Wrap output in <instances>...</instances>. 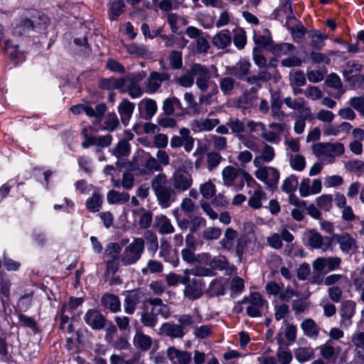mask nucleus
<instances>
[{
	"instance_id": "nucleus-5",
	"label": "nucleus",
	"mask_w": 364,
	"mask_h": 364,
	"mask_svg": "<svg viewBox=\"0 0 364 364\" xmlns=\"http://www.w3.org/2000/svg\"><path fill=\"white\" fill-rule=\"evenodd\" d=\"M191 73L193 75V80L195 78L196 80L197 87L202 92H205L208 88L211 77L209 69L200 64L194 63L191 67Z\"/></svg>"
},
{
	"instance_id": "nucleus-30",
	"label": "nucleus",
	"mask_w": 364,
	"mask_h": 364,
	"mask_svg": "<svg viewBox=\"0 0 364 364\" xmlns=\"http://www.w3.org/2000/svg\"><path fill=\"white\" fill-rule=\"evenodd\" d=\"M129 53L136 55L139 57L145 58H150L151 53L149 51V48L145 45H139L136 43H131L127 47Z\"/></svg>"
},
{
	"instance_id": "nucleus-57",
	"label": "nucleus",
	"mask_w": 364,
	"mask_h": 364,
	"mask_svg": "<svg viewBox=\"0 0 364 364\" xmlns=\"http://www.w3.org/2000/svg\"><path fill=\"white\" fill-rule=\"evenodd\" d=\"M264 196L263 191L260 190L255 191L253 196L249 198V205L254 209L260 208L262 207L261 200Z\"/></svg>"
},
{
	"instance_id": "nucleus-28",
	"label": "nucleus",
	"mask_w": 364,
	"mask_h": 364,
	"mask_svg": "<svg viewBox=\"0 0 364 364\" xmlns=\"http://www.w3.org/2000/svg\"><path fill=\"white\" fill-rule=\"evenodd\" d=\"M309 37L311 38V46L316 49H321L325 46L324 40L328 36L325 32L311 31L309 32Z\"/></svg>"
},
{
	"instance_id": "nucleus-61",
	"label": "nucleus",
	"mask_w": 364,
	"mask_h": 364,
	"mask_svg": "<svg viewBox=\"0 0 364 364\" xmlns=\"http://www.w3.org/2000/svg\"><path fill=\"white\" fill-rule=\"evenodd\" d=\"M146 154L148 158L144 165L145 168L151 172L161 171V166L158 160L154 156H151L149 153H147Z\"/></svg>"
},
{
	"instance_id": "nucleus-43",
	"label": "nucleus",
	"mask_w": 364,
	"mask_h": 364,
	"mask_svg": "<svg viewBox=\"0 0 364 364\" xmlns=\"http://www.w3.org/2000/svg\"><path fill=\"white\" fill-rule=\"evenodd\" d=\"M308 245L314 249L322 248L323 246V237L315 230L310 231V235L308 237Z\"/></svg>"
},
{
	"instance_id": "nucleus-19",
	"label": "nucleus",
	"mask_w": 364,
	"mask_h": 364,
	"mask_svg": "<svg viewBox=\"0 0 364 364\" xmlns=\"http://www.w3.org/2000/svg\"><path fill=\"white\" fill-rule=\"evenodd\" d=\"M342 321L346 323V326L351 324V318L355 312V304L353 301L347 300L342 303L340 310Z\"/></svg>"
},
{
	"instance_id": "nucleus-13",
	"label": "nucleus",
	"mask_w": 364,
	"mask_h": 364,
	"mask_svg": "<svg viewBox=\"0 0 364 364\" xmlns=\"http://www.w3.org/2000/svg\"><path fill=\"white\" fill-rule=\"evenodd\" d=\"M167 356L173 364H190L192 360L191 353L171 346L167 349Z\"/></svg>"
},
{
	"instance_id": "nucleus-42",
	"label": "nucleus",
	"mask_w": 364,
	"mask_h": 364,
	"mask_svg": "<svg viewBox=\"0 0 364 364\" xmlns=\"http://www.w3.org/2000/svg\"><path fill=\"white\" fill-rule=\"evenodd\" d=\"M298 186V178L295 175H291L287 178L282 186V191L287 193L294 192Z\"/></svg>"
},
{
	"instance_id": "nucleus-50",
	"label": "nucleus",
	"mask_w": 364,
	"mask_h": 364,
	"mask_svg": "<svg viewBox=\"0 0 364 364\" xmlns=\"http://www.w3.org/2000/svg\"><path fill=\"white\" fill-rule=\"evenodd\" d=\"M104 124V129L109 132H112L118 128L119 126V121L117 114L114 112L109 113L107 115Z\"/></svg>"
},
{
	"instance_id": "nucleus-48",
	"label": "nucleus",
	"mask_w": 364,
	"mask_h": 364,
	"mask_svg": "<svg viewBox=\"0 0 364 364\" xmlns=\"http://www.w3.org/2000/svg\"><path fill=\"white\" fill-rule=\"evenodd\" d=\"M144 105L146 119H150L157 112V105L155 100L152 99H144L141 101L140 105Z\"/></svg>"
},
{
	"instance_id": "nucleus-27",
	"label": "nucleus",
	"mask_w": 364,
	"mask_h": 364,
	"mask_svg": "<svg viewBox=\"0 0 364 364\" xmlns=\"http://www.w3.org/2000/svg\"><path fill=\"white\" fill-rule=\"evenodd\" d=\"M238 233L232 228H228L226 229L224 237L220 240V244L221 246L228 251H233V243L235 238H237Z\"/></svg>"
},
{
	"instance_id": "nucleus-6",
	"label": "nucleus",
	"mask_w": 364,
	"mask_h": 364,
	"mask_svg": "<svg viewBox=\"0 0 364 364\" xmlns=\"http://www.w3.org/2000/svg\"><path fill=\"white\" fill-rule=\"evenodd\" d=\"M255 175L257 179L265 183L270 189L277 188L279 179V172L277 168L271 166H264L258 168Z\"/></svg>"
},
{
	"instance_id": "nucleus-36",
	"label": "nucleus",
	"mask_w": 364,
	"mask_h": 364,
	"mask_svg": "<svg viewBox=\"0 0 364 364\" xmlns=\"http://www.w3.org/2000/svg\"><path fill=\"white\" fill-rule=\"evenodd\" d=\"M238 170L232 166H228L223 170V178L224 184L227 186L232 185V182L237 177Z\"/></svg>"
},
{
	"instance_id": "nucleus-33",
	"label": "nucleus",
	"mask_w": 364,
	"mask_h": 364,
	"mask_svg": "<svg viewBox=\"0 0 364 364\" xmlns=\"http://www.w3.org/2000/svg\"><path fill=\"white\" fill-rule=\"evenodd\" d=\"M205 294L209 297L223 295L225 294V289L221 281L218 279H213L210 282L208 289L205 291Z\"/></svg>"
},
{
	"instance_id": "nucleus-15",
	"label": "nucleus",
	"mask_w": 364,
	"mask_h": 364,
	"mask_svg": "<svg viewBox=\"0 0 364 364\" xmlns=\"http://www.w3.org/2000/svg\"><path fill=\"white\" fill-rule=\"evenodd\" d=\"M283 101L282 100L280 91L277 90L271 92V111L272 116L277 119H282L285 117V113L282 110Z\"/></svg>"
},
{
	"instance_id": "nucleus-49",
	"label": "nucleus",
	"mask_w": 364,
	"mask_h": 364,
	"mask_svg": "<svg viewBox=\"0 0 364 364\" xmlns=\"http://www.w3.org/2000/svg\"><path fill=\"white\" fill-rule=\"evenodd\" d=\"M102 202L100 195L98 193H95L92 196L87 200L86 207L92 212H97L102 205Z\"/></svg>"
},
{
	"instance_id": "nucleus-62",
	"label": "nucleus",
	"mask_w": 364,
	"mask_h": 364,
	"mask_svg": "<svg viewBox=\"0 0 364 364\" xmlns=\"http://www.w3.org/2000/svg\"><path fill=\"white\" fill-rule=\"evenodd\" d=\"M176 82L182 87H191L194 83V80L193 75L191 73V68L187 70L186 74L178 77Z\"/></svg>"
},
{
	"instance_id": "nucleus-60",
	"label": "nucleus",
	"mask_w": 364,
	"mask_h": 364,
	"mask_svg": "<svg viewBox=\"0 0 364 364\" xmlns=\"http://www.w3.org/2000/svg\"><path fill=\"white\" fill-rule=\"evenodd\" d=\"M200 191L203 198L210 199L214 196L215 193V185L210 181L205 183L200 186Z\"/></svg>"
},
{
	"instance_id": "nucleus-45",
	"label": "nucleus",
	"mask_w": 364,
	"mask_h": 364,
	"mask_svg": "<svg viewBox=\"0 0 364 364\" xmlns=\"http://www.w3.org/2000/svg\"><path fill=\"white\" fill-rule=\"evenodd\" d=\"M122 249V246L119 244L117 242H111L106 247L105 255L109 257V259L119 260V254Z\"/></svg>"
},
{
	"instance_id": "nucleus-41",
	"label": "nucleus",
	"mask_w": 364,
	"mask_h": 364,
	"mask_svg": "<svg viewBox=\"0 0 364 364\" xmlns=\"http://www.w3.org/2000/svg\"><path fill=\"white\" fill-rule=\"evenodd\" d=\"M295 46L291 43H282L272 45L271 50L276 55H287L289 52L293 51Z\"/></svg>"
},
{
	"instance_id": "nucleus-24",
	"label": "nucleus",
	"mask_w": 364,
	"mask_h": 364,
	"mask_svg": "<svg viewBox=\"0 0 364 364\" xmlns=\"http://www.w3.org/2000/svg\"><path fill=\"white\" fill-rule=\"evenodd\" d=\"M304 335L310 338H317L320 328L311 318H306L301 323Z\"/></svg>"
},
{
	"instance_id": "nucleus-37",
	"label": "nucleus",
	"mask_w": 364,
	"mask_h": 364,
	"mask_svg": "<svg viewBox=\"0 0 364 364\" xmlns=\"http://www.w3.org/2000/svg\"><path fill=\"white\" fill-rule=\"evenodd\" d=\"M294 355L299 363H304L314 358V351L310 348H299L295 350Z\"/></svg>"
},
{
	"instance_id": "nucleus-2",
	"label": "nucleus",
	"mask_w": 364,
	"mask_h": 364,
	"mask_svg": "<svg viewBox=\"0 0 364 364\" xmlns=\"http://www.w3.org/2000/svg\"><path fill=\"white\" fill-rule=\"evenodd\" d=\"M34 13L36 14L32 15V18L23 17L15 24L12 31L14 36H28L33 31L38 33L46 29L49 23L48 18L36 11Z\"/></svg>"
},
{
	"instance_id": "nucleus-26",
	"label": "nucleus",
	"mask_w": 364,
	"mask_h": 364,
	"mask_svg": "<svg viewBox=\"0 0 364 364\" xmlns=\"http://www.w3.org/2000/svg\"><path fill=\"white\" fill-rule=\"evenodd\" d=\"M253 41L257 46L262 48H266L269 46H272L273 43L271 34L269 30L266 28L263 29V33H260V32H255Z\"/></svg>"
},
{
	"instance_id": "nucleus-9",
	"label": "nucleus",
	"mask_w": 364,
	"mask_h": 364,
	"mask_svg": "<svg viewBox=\"0 0 364 364\" xmlns=\"http://www.w3.org/2000/svg\"><path fill=\"white\" fill-rule=\"evenodd\" d=\"M205 287V284L203 279L193 278L185 287L183 295L190 300H196L202 296Z\"/></svg>"
},
{
	"instance_id": "nucleus-39",
	"label": "nucleus",
	"mask_w": 364,
	"mask_h": 364,
	"mask_svg": "<svg viewBox=\"0 0 364 364\" xmlns=\"http://www.w3.org/2000/svg\"><path fill=\"white\" fill-rule=\"evenodd\" d=\"M209 265L213 271L215 270H225L227 269L229 265V262L224 256H217L210 259Z\"/></svg>"
},
{
	"instance_id": "nucleus-25",
	"label": "nucleus",
	"mask_w": 364,
	"mask_h": 364,
	"mask_svg": "<svg viewBox=\"0 0 364 364\" xmlns=\"http://www.w3.org/2000/svg\"><path fill=\"white\" fill-rule=\"evenodd\" d=\"M125 7L124 0H109V16L111 21L117 18L124 13Z\"/></svg>"
},
{
	"instance_id": "nucleus-34",
	"label": "nucleus",
	"mask_w": 364,
	"mask_h": 364,
	"mask_svg": "<svg viewBox=\"0 0 364 364\" xmlns=\"http://www.w3.org/2000/svg\"><path fill=\"white\" fill-rule=\"evenodd\" d=\"M223 159L221 154L216 151L208 152L207 154L208 169L210 171H213Z\"/></svg>"
},
{
	"instance_id": "nucleus-16",
	"label": "nucleus",
	"mask_w": 364,
	"mask_h": 364,
	"mask_svg": "<svg viewBox=\"0 0 364 364\" xmlns=\"http://www.w3.org/2000/svg\"><path fill=\"white\" fill-rule=\"evenodd\" d=\"M134 110V104L131 102L128 99H123L119 104L118 112L121 117V121L125 126L128 124Z\"/></svg>"
},
{
	"instance_id": "nucleus-32",
	"label": "nucleus",
	"mask_w": 364,
	"mask_h": 364,
	"mask_svg": "<svg viewBox=\"0 0 364 364\" xmlns=\"http://www.w3.org/2000/svg\"><path fill=\"white\" fill-rule=\"evenodd\" d=\"M131 151V146L126 139H121L112 150V154L117 159L128 156Z\"/></svg>"
},
{
	"instance_id": "nucleus-10",
	"label": "nucleus",
	"mask_w": 364,
	"mask_h": 364,
	"mask_svg": "<svg viewBox=\"0 0 364 364\" xmlns=\"http://www.w3.org/2000/svg\"><path fill=\"white\" fill-rule=\"evenodd\" d=\"M336 243L340 246V250L346 254L355 252L358 249L355 240L347 232L341 234H333Z\"/></svg>"
},
{
	"instance_id": "nucleus-53",
	"label": "nucleus",
	"mask_w": 364,
	"mask_h": 364,
	"mask_svg": "<svg viewBox=\"0 0 364 364\" xmlns=\"http://www.w3.org/2000/svg\"><path fill=\"white\" fill-rule=\"evenodd\" d=\"M332 200L333 198L331 195L324 194L316 199V205L324 211H328L332 207Z\"/></svg>"
},
{
	"instance_id": "nucleus-58",
	"label": "nucleus",
	"mask_w": 364,
	"mask_h": 364,
	"mask_svg": "<svg viewBox=\"0 0 364 364\" xmlns=\"http://www.w3.org/2000/svg\"><path fill=\"white\" fill-rule=\"evenodd\" d=\"M247 247V240L245 237H240L237 239V244L235 249V255L238 257L239 262H242V256Z\"/></svg>"
},
{
	"instance_id": "nucleus-46",
	"label": "nucleus",
	"mask_w": 364,
	"mask_h": 364,
	"mask_svg": "<svg viewBox=\"0 0 364 364\" xmlns=\"http://www.w3.org/2000/svg\"><path fill=\"white\" fill-rule=\"evenodd\" d=\"M361 65L356 63L355 61H349L346 65V68L343 70V76L347 80H350V78L357 75L360 70Z\"/></svg>"
},
{
	"instance_id": "nucleus-55",
	"label": "nucleus",
	"mask_w": 364,
	"mask_h": 364,
	"mask_svg": "<svg viewBox=\"0 0 364 364\" xmlns=\"http://www.w3.org/2000/svg\"><path fill=\"white\" fill-rule=\"evenodd\" d=\"M227 126L231 129L233 133H241L245 131L244 123L235 117L228 119Z\"/></svg>"
},
{
	"instance_id": "nucleus-47",
	"label": "nucleus",
	"mask_w": 364,
	"mask_h": 364,
	"mask_svg": "<svg viewBox=\"0 0 364 364\" xmlns=\"http://www.w3.org/2000/svg\"><path fill=\"white\" fill-rule=\"evenodd\" d=\"M124 81L123 83V88L120 90L121 92H126L131 90V87H136L139 86L138 82L140 80L136 74L131 73L125 77H122Z\"/></svg>"
},
{
	"instance_id": "nucleus-35",
	"label": "nucleus",
	"mask_w": 364,
	"mask_h": 364,
	"mask_svg": "<svg viewBox=\"0 0 364 364\" xmlns=\"http://www.w3.org/2000/svg\"><path fill=\"white\" fill-rule=\"evenodd\" d=\"M220 123L218 119H200L195 122L196 126L200 131H211L213 128L218 126Z\"/></svg>"
},
{
	"instance_id": "nucleus-8",
	"label": "nucleus",
	"mask_w": 364,
	"mask_h": 364,
	"mask_svg": "<svg viewBox=\"0 0 364 364\" xmlns=\"http://www.w3.org/2000/svg\"><path fill=\"white\" fill-rule=\"evenodd\" d=\"M84 321L92 330H102L107 325L105 316L97 309H89L84 316Z\"/></svg>"
},
{
	"instance_id": "nucleus-29",
	"label": "nucleus",
	"mask_w": 364,
	"mask_h": 364,
	"mask_svg": "<svg viewBox=\"0 0 364 364\" xmlns=\"http://www.w3.org/2000/svg\"><path fill=\"white\" fill-rule=\"evenodd\" d=\"M143 239L144 242H146L148 250L154 255L159 248L156 234L152 230H147L144 233Z\"/></svg>"
},
{
	"instance_id": "nucleus-3",
	"label": "nucleus",
	"mask_w": 364,
	"mask_h": 364,
	"mask_svg": "<svg viewBox=\"0 0 364 364\" xmlns=\"http://www.w3.org/2000/svg\"><path fill=\"white\" fill-rule=\"evenodd\" d=\"M144 251V240L141 237H135L127 246L121 255L120 260L123 265L128 266L136 263Z\"/></svg>"
},
{
	"instance_id": "nucleus-22",
	"label": "nucleus",
	"mask_w": 364,
	"mask_h": 364,
	"mask_svg": "<svg viewBox=\"0 0 364 364\" xmlns=\"http://www.w3.org/2000/svg\"><path fill=\"white\" fill-rule=\"evenodd\" d=\"M134 346L142 351H147L152 345V338L140 331H136L134 338Z\"/></svg>"
},
{
	"instance_id": "nucleus-56",
	"label": "nucleus",
	"mask_w": 364,
	"mask_h": 364,
	"mask_svg": "<svg viewBox=\"0 0 364 364\" xmlns=\"http://www.w3.org/2000/svg\"><path fill=\"white\" fill-rule=\"evenodd\" d=\"M171 115L161 114L157 118V123L164 128H173L177 125V122L174 118L170 117Z\"/></svg>"
},
{
	"instance_id": "nucleus-44",
	"label": "nucleus",
	"mask_w": 364,
	"mask_h": 364,
	"mask_svg": "<svg viewBox=\"0 0 364 364\" xmlns=\"http://www.w3.org/2000/svg\"><path fill=\"white\" fill-rule=\"evenodd\" d=\"M170 67L172 69H181L183 67L182 53L178 50H172L168 55Z\"/></svg>"
},
{
	"instance_id": "nucleus-52",
	"label": "nucleus",
	"mask_w": 364,
	"mask_h": 364,
	"mask_svg": "<svg viewBox=\"0 0 364 364\" xmlns=\"http://www.w3.org/2000/svg\"><path fill=\"white\" fill-rule=\"evenodd\" d=\"M140 321L143 326L153 328L156 326L158 319L153 312L146 311L141 314Z\"/></svg>"
},
{
	"instance_id": "nucleus-59",
	"label": "nucleus",
	"mask_w": 364,
	"mask_h": 364,
	"mask_svg": "<svg viewBox=\"0 0 364 364\" xmlns=\"http://www.w3.org/2000/svg\"><path fill=\"white\" fill-rule=\"evenodd\" d=\"M261 129L262 132L261 134L262 139L270 143L278 144L279 142L280 137L277 136L274 132L267 131L264 124H261Z\"/></svg>"
},
{
	"instance_id": "nucleus-51",
	"label": "nucleus",
	"mask_w": 364,
	"mask_h": 364,
	"mask_svg": "<svg viewBox=\"0 0 364 364\" xmlns=\"http://www.w3.org/2000/svg\"><path fill=\"white\" fill-rule=\"evenodd\" d=\"M222 234V230L219 228H207L202 233V237L205 240H214L218 239Z\"/></svg>"
},
{
	"instance_id": "nucleus-54",
	"label": "nucleus",
	"mask_w": 364,
	"mask_h": 364,
	"mask_svg": "<svg viewBox=\"0 0 364 364\" xmlns=\"http://www.w3.org/2000/svg\"><path fill=\"white\" fill-rule=\"evenodd\" d=\"M252 58L255 63L259 68H266L267 65V60L266 58L262 54L259 48L255 47L252 50Z\"/></svg>"
},
{
	"instance_id": "nucleus-12",
	"label": "nucleus",
	"mask_w": 364,
	"mask_h": 364,
	"mask_svg": "<svg viewBox=\"0 0 364 364\" xmlns=\"http://www.w3.org/2000/svg\"><path fill=\"white\" fill-rule=\"evenodd\" d=\"M251 63L246 59H240L235 65L225 68L228 74L242 80L250 73Z\"/></svg>"
},
{
	"instance_id": "nucleus-7",
	"label": "nucleus",
	"mask_w": 364,
	"mask_h": 364,
	"mask_svg": "<svg viewBox=\"0 0 364 364\" xmlns=\"http://www.w3.org/2000/svg\"><path fill=\"white\" fill-rule=\"evenodd\" d=\"M178 226L181 230H189L190 232L194 233L200 228L206 225V220L201 216L190 215L188 218L176 217Z\"/></svg>"
},
{
	"instance_id": "nucleus-17",
	"label": "nucleus",
	"mask_w": 364,
	"mask_h": 364,
	"mask_svg": "<svg viewBox=\"0 0 364 364\" xmlns=\"http://www.w3.org/2000/svg\"><path fill=\"white\" fill-rule=\"evenodd\" d=\"M153 227L158 228L161 234H171L174 232V228L170 220L164 215H156L154 218Z\"/></svg>"
},
{
	"instance_id": "nucleus-63",
	"label": "nucleus",
	"mask_w": 364,
	"mask_h": 364,
	"mask_svg": "<svg viewBox=\"0 0 364 364\" xmlns=\"http://www.w3.org/2000/svg\"><path fill=\"white\" fill-rule=\"evenodd\" d=\"M290 164L293 169L301 171L305 168V158L302 155L296 154L294 159L291 157Z\"/></svg>"
},
{
	"instance_id": "nucleus-23",
	"label": "nucleus",
	"mask_w": 364,
	"mask_h": 364,
	"mask_svg": "<svg viewBox=\"0 0 364 364\" xmlns=\"http://www.w3.org/2000/svg\"><path fill=\"white\" fill-rule=\"evenodd\" d=\"M19 45L14 43L12 41L8 40L5 43V49L7 54L16 63L22 61L25 58V51L19 50Z\"/></svg>"
},
{
	"instance_id": "nucleus-4",
	"label": "nucleus",
	"mask_w": 364,
	"mask_h": 364,
	"mask_svg": "<svg viewBox=\"0 0 364 364\" xmlns=\"http://www.w3.org/2000/svg\"><path fill=\"white\" fill-rule=\"evenodd\" d=\"M313 153L318 157L321 156L335 157L344 152V146L341 142L318 143L312 146Z\"/></svg>"
},
{
	"instance_id": "nucleus-14",
	"label": "nucleus",
	"mask_w": 364,
	"mask_h": 364,
	"mask_svg": "<svg viewBox=\"0 0 364 364\" xmlns=\"http://www.w3.org/2000/svg\"><path fill=\"white\" fill-rule=\"evenodd\" d=\"M159 333L171 338H182L186 332L182 329L181 326L171 322H166L161 325Z\"/></svg>"
},
{
	"instance_id": "nucleus-21",
	"label": "nucleus",
	"mask_w": 364,
	"mask_h": 364,
	"mask_svg": "<svg viewBox=\"0 0 364 364\" xmlns=\"http://www.w3.org/2000/svg\"><path fill=\"white\" fill-rule=\"evenodd\" d=\"M124 80L120 78H115L113 77L109 78H102L100 80L98 86L102 90H119L123 88Z\"/></svg>"
},
{
	"instance_id": "nucleus-31",
	"label": "nucleus",
	"mask_w": 364,
	"mask_h": 364,
	"mask_svg": "<svg viewBox=\"0 0 364 364\" xmlns=\"http://www.w3.org/2000/svg\"><path fill=\"white\" fill-rule=\"evenodd\" d=\"M107 199L110 204H122L129 200V195L126 192L119 193L117 191L111 190L107 193Z\"/></svg>"
},
{
	"instance_id": "nucleus-40",
	"label": "nucleus",
	"mask_w": 364,
	"mask_h": 364,
	"mask_svg": "<svg viewBox=\"0 0 364 364\" xmlns=\"http://www.w3.org/2000/svg\"><path fill=\"white\" fill-rule=\"evenodd\" d=\"M236 80L232 77H225L220 80V88L225 95H229L235 88Z\"/></svg>"
},
{
	"instance_id": "nucleus-64",
	"label": "nucleus",
	"mask_w": 364,
	"mask_h": 364,
	"mask_svg": "<svg viewBox=\"0 0 364 364\" xmlns=\"http://www.w3.org/2000/svg\"><path fill=\"white\" fill-rule=\"evenodd\" d=\"M349 105L364 116V97H354L349 101Z\"/></svg>"
},
{
	"instance_id": "nucleus-11",
	"label": "nucleus",
	"mask_w": 364,
	"mask_h": 364,
	"mask_svg": "<svg viewBox=\"0 0 364 364\" xmlns=\"http://www.w3.org/2000/svg\"><path fill=\"white\" fill-rule=\"evenodd\" d=\"M144 294L140 289H134L127 292L124 299V311L128 314H133L136 306L144 300Z\"/></svg>"
},
{
	"instance_id": "nucleus-18",
	"label": "nucleus",
	"mask_w": 364,
	"mask_h": 364,
	"mask_svg": "<svg viewBox=\"0 0 364 364\" xmlns=\"http://www.w3.org/2000/svg\"><path fill=\"white\" fill-rule=\"evenodd\" d=\"M101 304L113 313L120 311L121 304L119 297L113 294L106 293L101 298Z\"/></svg>"
},
{
	"instance_id": "nucleus-38",
	"label": "nucleus",
	"mask_w": 364,
	"mask_h": 364,
	"mask_svg": "<svg viewBox=\"0 0 364 364\" xmlns=\"http://www.w3.org/2000/svg\"><path fill=\"white\" fill-rule=\"evenodd\" d=\"M159 73L158 72H151L148 77V84L146 87V91L148 92L154 93L157 91V90L161 85V80L159 78Z\"/></svg>"
},
{
	"instance_id": "nucleus-1",
	"label": "nucleus",
	"mask_w": 364,
	"mask_h": 364,
	"mask_svg": "<svg viewBox=\"0 0 364 364\" xmlns=\"http://www.w3.org/2000/svg\"><path fill=\"white\" fill-rule=\"evenodd\" d=\"M192 185L191 176L176 171L171 178L165 173H159L151 181L158 204L162 208H168L176 199V193L188 190Z\"/></svg>"
},
{
	"instance_id": "nucleus-20",
	"label": "nucleus",
	"mask_w": 364,
	"mask_h": 364,
	"mask_svg": "<svg viewBox=\"0 0 364 364\" xmlns=\"http://www.w3.org/2000/svg\"><path fill=\"white\" fill-rule=\"evenodd\" d=\"M231 39V33L225 29L215 35L212 39V43L218 49H223L230 44Z\"/></svg>"
}]
</instances>
